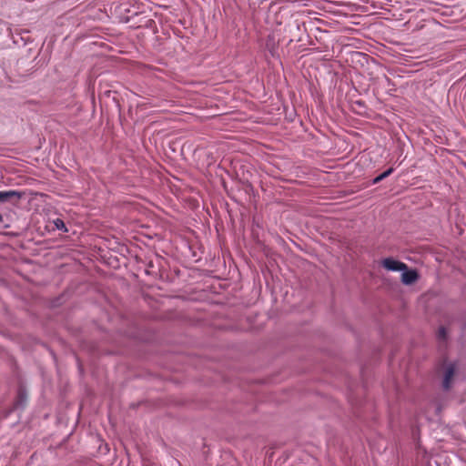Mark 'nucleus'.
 I'll return each mask as SVG.
<instances>
[{
	"instance_id": "obj_8",
	"label": "nucleus",
	"mask_w": 466,
	"mask_h": 466,
	"mask_svg": "<svg viewBox=\"0 0 466 466\" xmlns=\"http://www.w3.org/2000/svg\"><path fill=\"white\" fill-rule=\"evenodd\" d=\"M446 336H447V332H446V329L445 328L443 327H441L438 330V338L440 339H446Z\"/></svg>"
},
{
	"instance_id": "obj_9",
	"label": "nucleus",
	"mask_w": 466,
	"mask_h": 466,
	"mask_svg": "<svg viewBox=\"0 0 466 466\" xmlns=\"http://www.w3.org/2000/svg\"><path fill=\"white\" fill-rule=\"evenodd\" d=\"M3 221V216L0 214V222Z\"/></svg>"
},
{
	"instance_id": "obj_5",
	"label": "nucleus",
	"mask_w": 466,
	"mask_h": 466,
	"mask_svg": "<svg viewBox=\"0 0 466 466\" xmlns=\"http://www.w3.org/2000/svg\"><path fill=\"white\" fill-rule=\"evenodd\" d=\"M25 401H26V395L25 393L23 391V390H19L18 392V398L15 403V406L14 408L15 409H19V408H23L25 404Z\"/></svg>"
},
{
	"instance_id": "obj_4",
	"label": "nucleus",
	"mask_w": 466,
	"mask_h": 466,
	"mask_svg": "<svg viewBox=\"0 0 466 466\" xmlns=\"http://www.w3.org/2000/svg\"><path fill=\"white\" fill-rule=\"evenodd\" d=\"M418 279V274L415 270H408V268L402 270L401 280L406 285H410L415 282Z\"/></svg>"
},
{
	"instance_id": "obj_7",
	"label": "nucleus",
	"mask_w": 466,
	"mask_h": 466,
	"mask_svg": "<svg viewBox=\"0 0 466 466\" xmlns=\"http://www.w3.org/2000/svg\"><path fill=\"white\" fill-rule=\"evenodd\" d=\"M392 172H393V168H392V167H390L389 169H387L386 171H384L383 173H381L380 175H379L378 177H376L373 179V183H374V184H377V183L380 182L381 180H383L384 178H386L387 177H389Z\"/></svg>"
},
{
	"instance_id": "obj_6",
	"label": "nucleus",
	"mask_w": 466,
	"mask_h": 466,
	"mask_svg": "<svg viewBox=\"0 0 466 466\" xmlns=\"http://www.w3.org/2000/svg\"><path fill=\"white\" fill-rule=\"evenodd\" d=\"M54 229L62 230L64 232H67V228L66 227L65 222L61 218H56L53 221Z\"/></svg>"
},
{
	"instance_id": "obj_3",
	"label": "nucleus",
	"mask_w": 466,
	"mask_h": 466,
	"mask_svg": "<svg viewBox=\"0 0 466 466\" xmlns=\"http://www.w3.org/2000/svg\"><path fill=\"white\" fill-rule=\"evenodd\" d=\"M382 266L390 271H402L407 268V265L403 262L387 258L382 260Z\"/></svg>"
},
{
	"instance_id": "obj_1",
	"label": "nucleus",
	"mask_w": 466,
	"mask_h": 466,
	"mask_svg": "<svg viewBox=\"0 0 466 466\" xmlns=\"http://www.w3.org/2000/svg\"><path fill=\"white\" fill-rule=\"evenodd\" d=\"M24 196V193L17 190H5L0 191V204L3 203H15L19 201Z\"/></svg>"
},
{
	"instance_id": "obj_2",
	"label": "nucleus",
	"mask_w": 466,
	"mask_h": 466,
	"mask_svg": "<svg viewBox=\"0 0 466 466\" xmlns=\"http://www.w3.org/2000/svg\"><path fill=\"white\" fill-rule=\"evenodd\" d=\"M456 370V366L454 363H446L444 366V374H443V381L442 388L445 390H448L451 388V380L454 376Z\"/></svg>"
}]
</instances>
